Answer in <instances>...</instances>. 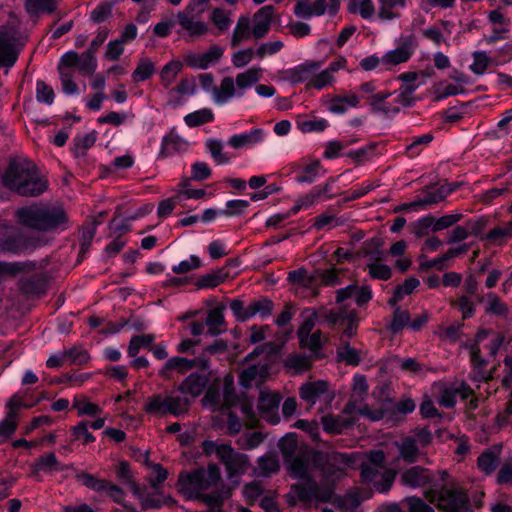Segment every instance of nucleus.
<instances>
[{
  "label": "nucleus",
  "instance_id": "obj_40",
  "mask_svg": "<svg viewBox=\"0 0 512 512\" xmlns=\"http://www.w3.org/2000/svg\"><path fill=\"white\" fill-rule=\"evenodd\" d=\"M155 73V64L148 58L140 59L132 74L134 82L146 81Z\"/></svg>",
  "mask_w": 512,
  "mask_h": 512
},
{
  "label": "nucleus",
  "instance_id": "obj_57",
  "mask_svg": "<svg viewBox=\"0 0 512 512\" xmlns=\"http://www.w3.org/2000/svg\"><path fill=\"white\" fill-rule=\"evenodd\" d=\"M63 357L69 359L70 364L82 366L90 360V355L87 350L72 347L63 351Z\"/></svg>",
  "mask_w": 512,
  "mask_h": 512
},
{
  "label": "nucleus",
  "instance_id": "obj_18",
  "mask_svg": "<svg viewBox=\"0 0 512 512\" xmlns=\"http://www.w3.org/2000/svg\"><path fill=\"white\" fill-rule=\"evenodd\" d=\"M274 11L275 8L273 5H266L261 7L254 14V19L256 22L252 28V34L255 39H262L268 34L271 27Z\"/></svg>",
  "mask_w": 512,
  "mask_h": 512
},
{
  "label": "nucleus",
  "instance_id": "obj_23",
  "mask_svg": "<svg viewBox=\"0 0 512 512\" xmlns=\"http://www.w3.org/2000/svg\"><path fill=\"white\" fill-rule=\"evenodd\" d=\"M323 430L330 434H341L345 429L355 424L354 418H341L334 415H326L321 418Z\"/></svg>",
  "mask_w": 512,
  "mask_h": 512
},
{
  "label": "nucleus",
  "instance_id": "obj_33",
  "mask_svg": "<svg viewBox=\"0 0 512 512\" xmlns=\"http://www.w3.org/2000/svg\"><path fill=\"white\" fill-rule=\"evenodd\" d=\"M263 138V130L260 128L253 129L249 133L233 135L229 139V144L235 148L240 149L246 145L255 144Z\"/></svg>",
  "mask_w": 512,
  "mask_h": 512
},
{
  "label": "nucleus",
  "instance_id": "obj_48",
  "mask_svg": "<svg viewBox=\"0 0 512 512\" xmlns=\"http://www.w3.org/2000/svg\"><path fill=\"white\" fill-rule=\"evenodd\" d=\"M57 459L54 453H48L38 458L35 464L36 472H44L49 474L48 476H53V471H58L57 467Z\"/></svg>",
  "mask_w": 512,
  "mask_h": 512
},
{
  "label": "nucleus",
  "instance_id": "obj_16",
  "mask_svg": "<svg viewBox=\"0 0 512 512\" xmlns=\"http://www.w3.org/2000/svg\"><path fill=\"white\" fill-rule=\"evenodd\" d=\"M414 36L402 38V43L396 49L387 52L382 61L385 64L398 65L407 62L413 54Z\"/></svg>",
  "mask_w": 512,
  "mask_h": 512
},
{
  "label": "nucleus",
  "instance_id": "obj_27",
  "mask_svg": "<svg viewBox=\"0 0 512 512\" xmlns=\"http://www.w3.org/2000/svg\"><path fill=\"white\" fill-rule=\"evenodd\" d=\"M453 192V188L449 183L443 184L432 191H427L423 198L418 199V204L421 208L435 205L444 200L449 194Z\"/></svg>",
  "mask_w": 512,
  "mask_h": 512
},
{
  "label": "nucleus",
  "instance_id": "obj_56",
  "mask_svg": "<svg viewBox=\"0 0 512 512\" xmlns=\"http://www.w3.org/2000/svg\"><path fill=\"white\" fill-rule=\"evenodd\" d=\"M489 219L485 216L469 219L465 222L468 236L482 237V233L487 227Z\"/></svg>",
  "mask_w": 512,
  "mask_h": 512
},
{
  "label": "nucleus",
  "instance_id": "obj_1",
  "mask_svg": "<svg viewBox=\"0 0 512 512\" xmlns=\"http://www.w3.org/2000/svg\"><path fill=\"white\" fill-rule=\"evenodd\" d=\"M354 457L347 453H323L313 448L300 449L286 464L290 476L298 480H314L319 472L324 477L337 479L346 476V468L352 466Z\"/></svg>",
  "mask_w": 512,
  "mask_h": 512
},
{
  "label": "nucleus",
  "instance_id": "obj_53",
  "mask_svg": "<svg viewBox=\"0 0 512 512\" xmlns=\"http://www.w3.org/2000/svg\"><path fill=\"white\" fill-rule=\"evenodd\" d=\"M359 323V312L356 309L349 310L347 316H345V329L342 331L340 341L344 340V337L348 339L354 337L357 334Z\"/></svg>",
  "mask_w": 512,
  "mask_h": 512
},
{
  "label": "nucleus",
  "instance_id": "obj_55",
  "mask_svg": "<svg viewBox=\"0 0 512 512\" xmlns=\"http://www.w3.org/2000/svg\"><path fill=\"white\" fill-rule=\"evenodd\" d=\"M55 93L53 88L43 80L36 83V99L40 103L51 105L54 101Z\"/></svg>",
  "mask_w": 512,
  "mask_h": 512
},
{
  "label": "nucleus",
  "instance_id": "obj_12",
  "mask_svg": "<svg viewBox=\"0 0 512 512\" xmlns=\"http://www.w3.org/2000/svg\"><path fill=\"white\" fill-rule=\"evenodd\" d=\"M205 11V7H198L195 11H188V5L185 10L177 14L178 22L181 27L188 31L190 36L199 37L205 35L208 31V26L202 21H192L193 18L199 17Z\"/></svg>",
  "mask_w": 512,
  "mask_h": 512
},
{
  "label": "nucleus",
  "instance_id": "obj_19",
  "mask_svg": "<svg viewBox=\"0 0 512 512\" xmlns=\"http://www.w3.org/2000/svg\"><path fill=\"white\" fill-rule=\"evenodd\" d=\"M501 450L502 445L495 444L479 455L477 466L486 476L491 475L498 467Z\"/></svg>",
  "mask_w": 512,
  "mask_h": 512
},
{
  "label": "nucleus",
  "instance_id": "obj_14",
  "mask_svg": "<svg viewBox=\"0 0 512 512\" xmlns=\"http://www.w3.org/2000/svg\"><path fill=\"white\" fill-rule=\"evenodd\" d=\"M224 50L213 45L203 54H189L184 61L190 68L207 69L211 64L217 63L222 57Z\"/></svg>",
  "mask_w": 512,
  "mask_h": 512
},
{
  "label": "nucleus",
  "instance_id": "obj_52",
  "mask_svg": "<svg viewBox=\"0 0 512 512\" xmlns=\"http://www.w3.org/2000/svg\"><path fill=\"white\" fill-rule=\"evenodd\" d=\"M317 318V312L313 311L310 316H308L300 325L297 331V336L299 339V344L301 348L306 347V341L311 334L312 329L315 326Z\"/></svg>",
  "mask_w": 512,
  "mask_h": 512
},
{
  "label": "nucleus",
  "instance_id": "obj_36",
  "mask_svg": "<svg viewBox=\"0 0 512 512\" xmlns=\"http://www.w3.org/2000/svg\"><path fill=\"white\" fill-rule=\"evenodd\" d=\"M182 68L183 64L179 60H172L162 68L160 71V79L165 88H168L172 84Z\"/></svg>",
  "mask_w": 512,
  "mask_h": 512
},
{
  "label": "nucleus",
  "instance_id": "obj_11",
  "mask_svg": "<svg viewBox=\"0 0 512 512\" xmlns=\"http://www.w3.org/2000/svg\"><path fill=\"white\" fill-rule=\"evenodd\" d=\"M373 496L371 488H356L345 493V495L334 496L330 503L335 505L340 512H350L357 509L360 504Z\"/></svg>",
  "mask_w": 512,
  "mask_h": 512
},
{
  "label": "nucleus",
  "instance_id": "obj_30",
  "mask_svg": "<svg viewBox=\"0 0 512 512\" xmlns=\"http://www.w3.org/2000/svg\"><path fill=\"white\" fill-rule=\"evenodd\" d=\"M187 146V142L183 140L179 135L171 132L166 135L162 140L160 155L167 157L175 152L184 150Z\"/></svg>",
  "mask_w": 512,
  "mask_h": 512
},
{
  "label": "nucleus",
  "instance_id": "obj_10",
  "mask_svg": "<svg viewBox=\"0 0 512 512\" xmlns=\"http://www.w3.org/2000/svg\"><path fill=\"white\" fill-rule=\"evenodd\" d=\"M41 245V240L38 237L26 236L21 232L7 234L0 242V252H9L13 254H20L26 251H32Z\"/></svg>",
  "mask_w": 512,
  "mask_h": 512
},
{
  "label": "nucleus",
  "instance_id": "obj_37",
  "mask_svg": "<svg viewBox=\"0 0 512 512\" xmlns=\"http://www.w3.org/2000/svg\"><path fill=\"white\" fill-rule=\"evenodd\" d=\"M166 401V410L168 411V414H171L175 417L187 413L191 404L188 398L180 396L166 397Z\"/></svg>",
  "mask_w": 512,
  "mask_h": 512
},
{
  "label": "nucleus",
  "instance_id": "obj_13",
  "mask_svg": "<svg viewBox=\"0 0 512 512\" xmlns=\"http://www.w3.org/2000/svg\"><path fill=\"white\" fill-rule=\"evenodd\" d=\"M49 279L44 273L21 277L18 283L20 292L27 298L42 296L48 289Z\"/></svg>",
  "mask_w": 512,
  "mask_h": 512
},
{
  "label": "nucleus",
  "instance_id": "obj_49",
  "mask_svg": "<svg viewBox=\"0 0 512 512\" xmlns=\"http://www.w3.org/2000/svg\"><path fill=\"white\" fill-rule=\"evenodd\" d=\"M379 18L382 20H391L398 16L392 10L396 7H405L406 0H379Z\"/></svg>",
  "mask_w": 512,
  "mask_h": 512
},
{
  "label": "nucleus",
  "instance_id": "obj_58",
  "mask_svg": "<svg viewBox=\"0 0 512 512\" xmlns=\"http://www.w3.org/2000/svg\"><path fill=\"white\" fill-rule=\"evenodd\" d=\"M73 438L71 441L82 439L83 444H88L95 441V437L88 431V421H81L71 428Z\"/></svg>",
  "mask_w": 512,
  "mask_h": 512
},
{
  "label": "nucleus",
  "instance_id": "obj_22",
  "mask_svg": "<svg viewBox=\"0 0 512 512\" xmlns=\"http://www.w3.org/2000/svg\"><path fill=\"white\" fill-rule=\"evenodd\" d=\"M61 0H24V8L30 16L51 15L56 12Z\"/></svg>",
  "mask_w": 512,
  "mask_h": 512
},
{
  "label": "nucleus",
  "instance_id": "obj_2",
  "mask_svg": "<svg viewBox=\"0 0 512 512\" xmlns=\"http://www.w3.org/2000/svg\"><path fill=\"white\" fill-rule=\"evenodd\" d=\"M1 179L4 187L23 197H38L49 185L37 166L23 157L11 158Z\"/></svg>",
  "mask_w": 512,
  "mask_h": 512
},
{
  "label": "nucleus",
  "instance_id": "obj_43",
  "mask_svg": "<svg viewBox=\"0 0 512 512\" xmlns=\"http://www.w3.org/2000/svg\"><path fill=\"white\" fill-rule=\"evenodd\" d=\"M97 139V133L95 130L85 134L84 136H77L74 139V154L76 157L85 156L86 150L91 148Z\"/></svg>",
  "mask_w": 512,
  "mask_h": 512
},
{
  "label": "nucleus",
  "instance_id": "obj_3",
  "mask_svg": "<svg viewBox=\"0 0 512 512\" xmlns=\"http://www.w3.org/2000/svg\"><path fill=\"white\" fill-rule=\"evenodd\" d=\"M17 222L24 227L41 232L65 230L69 216L60 205L32 204L17 209Z\"/></svg>",
  "mask_w": 512,
  "mask_h": 512
},
{
  "label": "nucleus",
  "instance_id": "obj_50",
  "mask_svg": "<svg viewBox=\"0 0 512 512\" xmlns=\"http://www.w3.org/2000/svg\"><path fill=\"white\" fill-rule=\"evenodd\" d=\"M321 168L319 160H315L298 171L296 181L299 183H312Z\"/></svg>",
  "mask_w": 512,
  "mask_h": 512
},
{
  "label": "nucleus",
  "instance_id": "obj_8",
  "mask_svg": "<svg viewBox=\"0 0 512 512\" xmlns=\"http://www.w3.org/2000/svg\"><path fill=\"white\" fill-rule=\"evenodd\" d=\"M18 30L10 26H0V68H11L15 65L19 50L16 48Z\"/></svg>",
  "mask_w": 512,
  "mask_h": 512
},
{
  "label": "nucleus",
  "instance_id": "obj_62",
  "mask_svg": "<svg viewBox=\"0 0 512 512\" xmlns=\"http://www.w3.org/2000/svg\"><path fill=\"white\" fill-rule=\"evenodd\" d=\"M434 216L427 215L413 223V232L418 238H422L433 231Z\"/></svg>",
  "mask_w": 512,
  "mask_h": 512
},
{
  "label": "nucleus",
  "instance_id": "obj_17",
  "mask_svg": "<svg viewBox=\"0 0 512 512\" xmlns=\"http://www.w3.org/2000/svg\"><path fill=\"white\" fill-rule=\"evenodd\" d=\"M323 61H306L286 71V79L292 84L311 80L312 76L322 66Z\"/></svg>",
  "mask_w": 512,
  "mask_h": 512
},
{
  "label": "nucleus",
  "instance_id": "obj_6",
  "mask_svg": "<svg viewBox=\"0 0 512 512\" xmlns=\"http://www.w3.org/2000/svg\"><path fill=\"white\" fill-rule=\"evenodd\" d=\"M230 309L238 321L245 322L257 314L262 318L270 316L274 309V302L265 296H261L245 308L242 300L233 299L230 302Z\"/></svg>",
  "mask_w": 512,
  "mask_h": 512
},
{
  "label": "nucleus",
  "instance_id": "obj_47",
  "mask_svg": "<svg viewBox=\"0 0 512 512\" xmlns=\"http://www.w3.org/2000/svg\"><path fill=\"white\" fill-rule=\"evenodd\" d=\"M383 240L380 237H373L364 242L361 253L365 256H371L375 261L382 260Z\"/></svg>",
  "mask_w": 512,
  "mask_h": 512
},
{
  "label": "nucleus",
  "instance_id": "obj_34",
  "mask_svg": "<svg viewBox=\"0 0 512 512\" xmlns=\"http://www.w3.org/2000/svg\"><path fill=\"white\" fill-rule=\"evenodd\" d=\"M235 95V85L232 77H224L220 87H213V98L216 103L222 104L227 102Z\"/></svg>",
  "mask_w": 512,
  "mask_h": 512
},
{
  "label": "nucleus",
  "instance_id": "obj_54",
  "mask_svg": "<svg viewBox=\"0 0 512 512\" xmlns=\"http://www.w3.org/2000/svg\"><path fill=\"white\" fill-rule=\"evenodd\" d=\"M250 32V25H249V19L247 17L241 16L238 19V22L236 24V27L233 31L231 45L233 47H236L239 45V43L249 36Z\"/></svg>",
  "mask_w": 512,
  "mask_h": 512
},
{
  "label": "nucleus",
  "instance_id": "obj_25",
  "mask_svg": "<svg viewBox=\"0 0 512 512\" xmlns=\"http://www.w3.org/2000/svg\"><path fill=\"white\" fill-rule=\"evenodd\" d=\"M225 309V306L223 304H220L219 306L211 309L208 312V315L206 317L205 325H207L208 330L207 334L215 337L220 335L225 329H221L220 327L225 324V319L223 315V311Z\"/></svg>",
  "mask_w": 512,
  "mask_h": 512
},
{
  "label": "nucleus",
  "instance_id": "obj_7",
  "mask_svg": "<svg viewBox=\"0 0 512 512\" xmlns=\"http://www.w3.org/2000/svg\"><path fill=\"white\" fill-rule=\"evenodd\" d=\"M218 459L225 466L230 478L245 474L250 462L246 454L236 452L231 445L221 444L218 450Z\"/></svg>",
  "mask_w": 512,
  "mask_h": 512
},
{
  "label": "nucleus",
  "instance_id": "obj_46",
  "mask_svg": "<svg viewBox=\"0 0 512 512\" xmlns=\"http://www.w3.org/2000/svg\"><path fill=\"white\" fill-rule=\"evenodd\" d=\"M418 453L416 439L410 436L405 437L400 445V455L402 458L409 463H413L416 461Z\"/></svg>",
  "mask_w": 512,
  "mask_h": 512
},
{
  "label": "nucleus",
  "instance_id": "obj_32",
  "mask_svg": "<svg viewBox=\"0 0 512 512\" xmlns=\"http://www.w3.org/2000/svg\"><path fill=\"white\" fill-rule=\"evenodd\" d=\"M342 347L337 349V361L346 365L358 366L361 362L359 351L350 346L349 341L342 340Z\"/></svg>",
  "mask_w": 512,
  "mask_h": 512
},
{
  "label": "nucleus",
  "instance_id": "obj_44",
  "mask_svg": "<svg viewBox=\"0 0 512 512\" xmlns=\"http://www.w3.org/2000/svg\"><path fill=\"white\" fill-rule=\"evenodd\" d=\"M78 69L83 76H91L95 73L97 68V61L95 54L86 50L79 55Z\"/></svg>",
  "mask_w": 512,
  "mask_h": 512
},
{
  "label": "nucleus",
  "instance_id": "obj_20",
  "mask_svg": "<svg viewBox=\"0 0 512 512\" xmlns=\"http://www.w3.org/2000/svg\"><path fill=\"white\" fill-rule=\"evenodd\" d=\"M87 487L104 492L110 497L115 503L122 505L124 508H128L125 502V491L114 484V482H83Z\"/></svg>",
  "mask_w": 512,
  "mask_h": 512
},
{
  "label": "nucleus",
  "instance_id": "obj_41",
  "mask_svg": "<svg viewBox=\"0 0 512 512\" xmlns=\"http://www.w3.org/2000/svg\"><path fill=\"white\" fill-rule=\"evenodd\" d=\"M166 403V398H163L160 394L152 395L145 403L144 411L147 414L164 416L168 414Z\"/></svg>",
  "mask_w": 512,
  "mask_h": 512
},
{
  "label": "nucleus",
  "instance_id": "obj_45",
  "mask_svg": "<svg viewBox=\"0 0 512 512\" xmlns=\"http://www.w3.org/2000/svg\"><path fill=\"white\" fill-rule=\"evenodd\" d=\"M261 68L252 67L236 76V84L240 89L252 86L259 81L261 77Z\"/></svg>",
  "mask_w": 512,
  "mask_h": 512
},
{
  "label": "nucleus",
  "instance_id": "obj_26",
  "mask_svg": "<svg viewBox=\"0 0 512 512\" xmlns=\"http://www.w3.org/2000/svg\"><path fill=\"white\" fill-rule=\"evenodd\" d=\"M280 470L278 458L274 454H266L258 459V467L254 473L261 477H271Z\"/></svg>",
  "mask_w": 512,
  "mask_h": 512
},
{
  "label": "nucleus",
  "instance_id": "obj_51",
  "mask_svg": "<svg viewBox=\"0 0 512 512\" xmlns=\"http://www.w3.org/2000/svg\"><path fill=\"white\" fill-rule=\"evenodd\" d=\"M288 281L293 284H298L303 287H310L315 285L314 273L310 276L307 275V270L303 267L292 270L288 273Z\"/></svg>",
  "mask_w": 512,
  "mask_h": 512
},
{
  "label": "nucleus",
  "instance_id": "obj_15",
  "mask_svg": "<svg viewBox=\"0 0 512 512\" xmlns=\"http://www.w3.org/2000/svg\"><path fill=\"white\" fill-rule=\"evenodd\" d=\"M208 383L209 378L207 375L193 372L179 384L177 390L184 395L196 398L203 393Z\"/></svg>",
  "mask_w": 512,
  "mask_h": 512
},
{
  "label": "nucleus",
  "instance_id": "obj_9",
  "mask_svg": "<svg viewBox=\"0 0 512 512\" xmlns=\"http://www.w3.org/2000/svg\"><path fill=\"white\" fill-rule=\"evenodd\" d=\"M131 484L134 494H136L144 509H157L163 506L164 500L159 491L164 487L165 482H148L149 487L141 485V482H127Z\"/></svg>",
  "mask_w": 512,
  "mask_h": 512
},
{
  "label": "nucleus",
  "instance_id": "obj_38",
  "mask_svg": "<svg viewBox=\"0 0 512 512\" xmlns=\"http://www.w3.org/2000/svg\"><path fill=\"white\" fill-rule=\"evenodd\" d=\"M281 401L279 393L261 392L259 395L258 409L262 413H271L278 408Z\"/></svg>",
  "mask_w": 512,
  "mask_h": 512
},
{
  "label": "nucleus",
  "instance_id": "obj_59",
  "mask_svg": "<svg viewBox=\"0 0 512 512\" xmlns=\"http://www.w3.org/2000/svg\"><path fill=\"white\" fill-rule=\"evenodd\" d=\"M487 296L489 299V306L486 308V312L501 317H507L509 314V308L500 300L499 296L494 293H488Z\"/></svg>",
  "mask_w": 512,
  "mask_h": 512
},
{
  "label": "nucleus",
  "instance_id": "obj_61",
  "mask_svg": "<svg viewBox=\"0 0 512 512\" xmlns=\"http://www.w3.org/2000/svg\"><path fill=\"white\" fill-rule=\"evenodd\" d=\"M297 126L303 133L322 132L328 127V122L325 119L298 120Z\"/></svg>",
  "mask_w": 512,
  "mask_h": 512
},
{
  "label": "nucleus",
  "instance_id": "obj_63",
  "mask_svg": "<svg viewBox=\"0 0 512 512\" xmlns=\"http://www.w3.org/2000/svg\"><path fill=\"white\" fill-rule=\"evenodd\" d=\"M349 313V310H347L346 306L343 305L339 308H332L330 309L326 315L325 319L329 323L331 328H334L336 325H344L345 323V316Z\"/></svg>",
  "mask_w": 512,
  "mask_h": 512
},
{
  "label": "nucleus",
  "instance_id": "obj_60",
  "mask_svg": "<svg viewBox=\"0 0 512 512\" xmlns=\"http://www.w3.org/2000/svg\"><path fill=\"white\" fill-rule=\"evenodd\" d=\"M16 412L9 411L6 417L0 423V437L10 438L17 429Z\"/></svg>",
  "mask_w": 512,
  "mask_h": 512
},
{
  "label": "nucleus",
  "instance_id": "obj_35",
  "mask_svg": "<svg viewBox=\"0 0 512 512\" xmlns=\"http://www.w3.org/2000/svg\"><path fill=\"white\" fill-rule=\"evenodd\" d=\"M297 434L287 433L278 442V448L283 456L284 462L287 463L293 456L297 454Z\"/></svg>",
  "mask_w": 512,
  "mask_h": 512
},
{
  "label": "nucleus",
  "instance_id": "obj_29",
  "mask_svg": "<svg viewBox=\"0 0 512 512\" xmlns=\"http://www.w3.org/2000/svg\"><path fill=\"white\" fill-rule=\"evenodd\" d=\"M410 313L408 310H403L397 306L393 311V318L386 326V329L393 335L402 332L405 327H409Z\"/></svg>",
  "mask_w": 512,
  "mask_h": 512
},
{
  "label": "nucleus",
  "instance_id": "obj_64",
  "mask_svg": "<svg viewBox=\"0 0 512 512\" xmlns=\"http://www.w3.org/2000/svg\"><path fill=\"white\" fill-rule=\"evenodd\" d=\"M334 80L332 73L329 70H323L317 75H313L311 80L307 84V88H315L320 90L330 85Z\"/></svg>",
  "mask_w": 512,
  "mask_h": 512
},
{
  "label": "nucleus",
  "instance_id": "obj_21",
  "mask_svg": "<svg viewBox=\"0 0 512 512\" xmlns=\"http://www.w3.org/2000/svg\"><path fill=\"white\" fill-rule=\"evenodd\" d=\"M328 388V382L324 380L306 382L299 388V396L302 400L313 405L321 395L328 391Z\"/></svg>",
  "mask_w": 512,
  "mask_h": 512
},
{
  "label": "nucleus",
  "instance_id": "obj_31",
  "mask_svg": "<svg viewBox=\"0 0 512 512\" xmlns=\"http://www.w3.org/2000/svg\"><path fill=\"white\" fill-rule=\"evenodd\" d=\"M312 357L305 354H290L284 360V367L293 369L295 373L308 371L312 367Z\"/></svg>",
  "mask_w": 512,
  "mask_h": 512
},
{
  "label": "nucleus",
  "instance_id": "obj_42",
  "mask_svg": "<svg viewBox=\"0 0 512 512\" xmlns=\"http://www.w3.org/2000/svg\"><path fill=\"white\" fill-rule=\"evenodd\" d=\"M263 482H246L243 488V496L248 505H255L265 493Z\"/></svg>",
  "mask_w": 512,
  "mask_h": 512
},
{
  "label": "nucleus",
  "instance_id": "obj_28",
  "mask_svg": "<svg viewBox=\"0 0 512 512\" xmlns=\"http://www.w3.org/2000/svg\"><path fill=\"white\" fill-rule=\"evenodd\" d=\"M342 270L332 266L327 269H317L314 272L315 284L319 282L323 286H335L342 282Z\"/></svg>",
  "mask_w": 512,
  "mask_h": 512
},
{
  "label": "nucleus",
  "instance_id": "obj_39",
  "mask_svg": "<svg viewBox=\"0 0 512 512\" xmlns=\"http://www.w3.org/2000/svg\"><path fill=\"white\" fill-rule=\"evenodd\" d=\"M214 119L213 112L208 108H203L195 112L189 113L184 117V121L189 127H197Z\"/></svg>",
  "mask_w": 512,
  "mask_h": 512
},
{
  "label": "nucleus",
  "instance_id": "obj_24",
  "mask_svg": "<svg viewBox=\"0 0 512 512\" xmlns=\"http://www.w3.org/2000/svg\"><path fill=\"white\" fill-rule=\"evenodd\" d=\"M229 277L226 267H221L210 273L201 275L195 282L197 289L215 288Z\"/></svg>",
  "mask_w": 512,
  "mask_h": 512
},
{
  "label": "nucleus",
  "instance_id": "obj_4",
  "mask_svg": "<svg viewBox=\"0 0 512 512\" xmlns=\"http://www.w3.org/2000/svg\"><path fill=\"white\" fill-rule=\"evenodd\" d=\"M412 488L420 487L427 482H402ZM433 485L425 491L427 500L436 505L442 512H474L468 494L460 488H449L447 482H431Z\"/></svg>",
  "mask_w": 512,
  "mask_h": 512
},
{
  "label": "nucleus",
  "instance_id": "obj_5",
  "mask_svg": "<svg viewBox=\"0 0 512 512\" xmlns=\"http://www.w3.org/2000/svg\"><path fill=\"white\" fill-rule=\"evenodd\" d=\"M337 482H295L285 495L290 507L317 508L321 503L331 502Z\"/></svg>",
  "mask_w": 512,
  "mask_h": 512
}]
</instances>
